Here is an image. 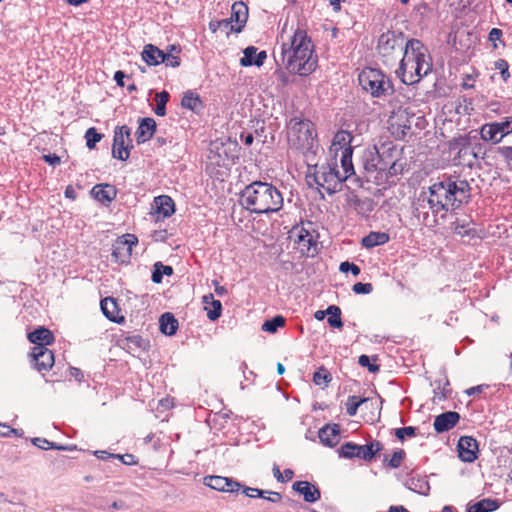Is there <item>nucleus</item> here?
Listing matches in <instances>:
<instances>
[{
    "instance_id": "1",
    "label": "nucleus",
    "mask_w": 512,
    "mask_h": 512,
    "mask_svg": "<svg viewBox=\"0 0 512 512\" xmlns=\"http://www.w3.org/2000/svg\"><path fill=\"white\" fill-rule=\"evenodd\" d=\"M429 196L426 201L433 215L441 211H454L471 198V187L467 180H453L452 176L443 175L428 188Z\"/></svg>"
},
{
    "instance_id": "2",
    "label": "nucleus",
    "mask_w": 512,
    "mask_h": 512,
    "mask_svg": "<svg viewBox=\"0 0 512 512\" xmlns=\"http://www.w3.org/2000/svg\"><path fill=\"white\" fill-rule=\"evenodd\" d=\"M239 203L250 213L261 215L280 211L284 199L276 186L257 180L247 185L240 192Z\"/></svg>"
},
{
    "instance_id": "3",
    "label": "nucleus",
    "mask_w": 512,
    "mask_h": 512,
    "mask_svg": "<svg viewBox=\"0 0 512 512\" xmlns=\"http://www.w3.org/2000/svg\"><path fill=\"white\" fill-rule=\"evenodd\" d=\"M432 71L431 57L427 47L419 39H409L403 48V57L396 70L402 83L412 85L418 83Z\"/></svg>"
},
{
    "instance_id": "4",
    "label": "nucleus",
    "mask_w": 512,
    "mask_h": 512,
    "mask_svg": "<svg viewBox=\"0 0 512 512\" xmlns=\"http://www.w3.org/2000/svg\"><path fill=\"white\" fill-rule=\"evenodd\" d=\"M286 128L290 147L300 151L308 161H312L319 148L314 123L302 116H294L287 122Z\"/></svg>"
},
{
    "instance_id": "5",
    "label": "nucleus",
    "mask_w": 512,
    "mask_h": 512,
    "mask_svg": "<svg viewBox=\"0 0 512 512\" xmlns=\"http://www.w3.org/2000/svg\"><path fill=\"white\" fill-rule=\"evenodd\" d=\"M358 81L373 98L390 96L395 92L392 80L378 68H364L358 75Z\"/></svg>"
},
{
    "instance_id": "6",
    "label": "nucleus",
    "mask_w": 512,
    "mask_h": 512,
    "mask_svg": "<svg viewBox=\"0 0 512 512\" xmlns=\"http://www.w3.org/2000/svg\"><path fill=\"white\" fill-rule=\"evenodd\" d=\"M314 54V45L294 51L286 56L285 67L294 74L307 76L314 72L317 68L318 57Z\"/></svg>"
},
{
    "instance_id": "7",
    "label": "nucleus",
    "mask_w": 512,
    "mask_h": 512,
    "mask_svg": "<svg viewBox=\"0 0 512 512\" xmlns=\"http://www.w3.org/2000/svg\"><path fill=\"white\" fill-rule=\"evenodd\" d=\"M382 151L373 145L364 150L362 155L363 168L367 173H382L387 169V163L395 152V147L381 146Z\"/></svg>"
},
{
    "instance_id": "8",
    "label": "nucleus",
    "mask_w": 512,
    "mask_h": 512,
    "mask_svg": "<svg viewBox=\"0 0 512 512\" xmlns=\"http://www.w3.org/2000/svg\"><path fill=\"white\" fill-rule=\"evenodd\" d=\"M404 39L405 35L400 30H388L379 36L376 49L384 64L387 65L392 60L391 57L396 47L403 50Z\"/></svg>"
},
{
    "instance_id": "9",
    "label": "nucleus",
    "mask_w": 512,
    "mask_h": 512,
    "mask_svg": "<svg viewBox=\"0 0 512 512\" xmlns=\"http://www.w3.org/2000/svg\"><path fill=\"white\" fill-rule=\"evenodd\" d=\"M138 243L133 234H125L118 237L112 245V259L119 264L129 263L132 255V247Z\"/></svg>"
},
{
    "instance_id": "10",
    "label": "nucleus",
    "mask_w": 512,
    "mask_h": 512,
    "mask_svg": "<svg viewBox=\"0 0 512 512\" xmlns=\"http://www.w3.org/2000/svg\"><path fill=\"white\" fill-rule=\"evenodd\" d=\"M29 357L32 367L40 373L49 371L55 363L54 353L43 346H34Z\"/></svg>"
},
{
    "instance_id": "11",
    "label": "nucleus",
    "mask_w": 512,
    "mask_h": 512,
    "mask_svg": "<svg viewBox=\"0 0 512 512\" xmlns=\"http://www.w3.org/2000/svg\"><path fill=\"white\" fill-rule=\"evenodd\" d=\"M203 482L206 486L211 489L220 491V492H228V493H238L240 489L243 487V484L234 480L233 478L218 476V475H210L205 476Z\"/></svg>"
},
{
    "instance_id": "12",
    "label": "nucleus",
    "mask_w": 512,
    "mask_h": 512,
    "mask_svg": "<svg viewBox=\"0 0 512 512\" xmlns=\"http://www.w3.org/2000/svg\"><path fill=\"white\" fill-rule=\"evenodd\" d=\"M313 45L311 38L303 29L297 28L290 38L289 43H283L281 46V58L285 62L286 56L294 51L302 50L305 47Z\"/></svg>"
},
{
    "instance_id": "13",
    "label": "nucleus",
    "mask_w": 512,
    "mask_h": 512,
    "mask_svg": "<svg viewBox=\"0 0 512 512\" xmlns=\"http://www.w3.org/2000/svg\"><path fill=\"white\" fill-rule=\"evenodd\" d=\"M457 451L462 462L472 463L478 459L479 444L472 436H461L457 443Z\"/></svg>"
},
{
    "instance_id": "14",
    "label": "nucleus",
    "mask_w": 512,
    "mask_h": 512,
    "mask_svg": "<svg viewBox=\"0 0 512 512\" xmlns=\"http://www.w3.org/2000/svg\"><path fill=\"white\" fill-rule=\"evenodd\" d=\"M321 178L327 184L324 189L329 195H332L338 191V186L348 179V175H341L336 165L333 167L328 165L323 167Z\"/></svg>"
},
{
    "instance_id": "15",
    "label": "nucleus",
    "mask_w": 512,
    "mask_h": 512,
    "mask_svg": "<svg viewBox=\"0 0 512 512\" xmlns=\"http://www.w3.org/2000/svg\"><path fill=\"white\" fill-rule=\"evenodd\" d=\"M293 491L303 496V500L307 503H315L321 498V491L309 481L298 480L292 485Z\"/></svg>"
},
{
    "instance_id": "16",
    "label": "nucleus",
    "mask_w": 512,
    "mask_h": 512,
    "mask_svg": "<svg viewBox=\"0 0 512 512\" xmlns=\"http://www.w3.org/2000/svg\"><path fill=\"white\" fill-rule=\"evenodd\" d=\"M460 414L456 411H446L437 415L433 422L434 430L438 433L448 432L460 421Z\"/></svg>"
},
{
    "instance_id": "17",
    "label": "nucleus",
    "mask_w": 512,
    "mask_h": 512,
    "mask_svg": "<svg viewBox=\"0 0 512 512\" xmlns=\"http://www.w3.org/2000/svg\"><path fill=\"white\" fill-rule=\"evenodd\" d=\"M230 21L234 23L232 30L235 33H241L248 20V6L242 1H236L231 6Z\"/></svg>"
},
{
    "instance_id": "18",
    "label": "nucleus",
    "mask_w": 512,
    "mask_h": 512,
    "mask_svg": "<svg viewBox=\"0 0 512 512\" xmlns=\"http://www.w3.org/2000/svg\"><path fill=\"white\" fill-rule=\"evenodd\" d=\"M131 136V129L127 125L117 126L114 130L112 157L123 160L122 153L125 151L126 139Z\"/></svg>"
},
{
    "instance_id": "19",
    "label": "nucleus",
    "mask_w": 512,
    "mask_h": 512,
    "mask_svg": "<svg viewBox=\"0 0 512 512\" xmlns=\"http://www.w3.org/2000/svg\"><path fill=\"white\" fill-rule=\"evenodd\" d=\"M157 130L156 121L151 117H143L138 119V127L136 130L137 144H143L149 141Z\"/></svg>"
},
{
    "instance_id": "20",
    "label": "nucleus",
    "mask_w": 512,
    "mask_h": 512,
    "mask_svg": "<svg viewBox=\"0 0 512 512\" xmlns=\"http://www.w3.org/2000/svg\"><path fill=\"white\" fill-rule=\"evenodd\" d=\"M243 57L240 59V65L242 67H261L266 58L267 53L265 50L258 52L255 46H248L243 50Z\"/></svg>"
},
{
    "instance_id": "21",
    "label": "nucleus",
    "mask_w": 512,
    "mask_h": 512,
    "mask_svg": "<svg viewBox=\"0 0 512 512\" xmlns=\"http://www.w3.org/2000/svg\"><path fill=\"white\" fill-rule=\"evenodd\" d=\"M151 209L158 215L157 219L159 215H162L163 219L168 218L176 211L174 200L168 195L155 197Z\"/></svg>"
},
{
    "instance_id": "22",
    "label": "nucleus",
    "mask_w": 512,
    "mask_h": 512,
    "mask_svg": "<svg viewBox=\"0 0 512 512\" xmlns=\"http://www.w3.org/2000/svg\"><path fill=\"white\" fill-rule=\"evenodd\" d=\"M341 427L339 424H326L318 432V437L324 446L333 448L339 443Z\"/></svg>"
},
{
    "instance_id": "23",
    "label": "nucleus",
    "mask_w": 512,
    "mask_h": 512,
    "mask_svg": "<svg viewBox=\"0 0 512 512\" xmlns=\"http://www.w3.org/2000/svg\"><path fill=\"white\" fill-rule=\"evenodd\" d=\"M100 307L103 315L114 323L121 324L125 321V317L120 315V309L118 303L113 297H106L101 300Z\"/></svg>"
},
{
    "instance_id": "24",
    "label": "nucleus",
    "mask_w": 512,
    "mask_h": 512,
    "mask_svg": "<svg viewBox=\"0 0 512 512\" xmlns=\"http://www.w3.org/2000/svg\"><path fill=\"white\" fill-rule=\"evenodd\" d=\"M91 196L103 203L110 204L117 196V189L114 185L105 183V184H96L90 191Z\"/></svg>"
},
{
    "instance_id": "25",
    "label": "nucleus",
    "mask_w": 512,
    "mask_h": 512,
    "mask_svg": "<svg viewBox=\"0 0 512 512\" xmlns=\"http://www.w3.org/2000/svg\"><path fill=\"white\" fill-rule=\"evenodd\" d=\"M28 340L35 346L47 347L55 341L54 334L45 326H39L27 334Z\"/></svg>"
},
{
    "instance_id": "26",
    "label": "nucleus",
    "mask_w": 512,
    "mask_h": 512,
    "mask_svg": "<svg viewBox=\"0 0 512 512\" xmlns=\"http://www.w3.org/2000/svg\"><path fill=\"white\" fill-rule=\"evenodd\" d=\"M478 134H480V138L482 140L491 141L494 144L499 143L504 137V136H501V134H503V130H502L499 122H492V123L484 124L481 127Z\"/></svg>"
},
{
    "instance_id": "27",
    "label": "nucleus",
    "mask_w": 512,
    "mask_h": 512,
    "mask_svg": "<svg viewBox=\"0 0 512 512\" xmlns=\"http://www.w3.org/2000/svg\"><path fill=\"white\" fill-rule=\"evenodd\" d=\"M164 55V50H161L157 46L153 44H146L143 47V51L141 53L142 60L148 66H158L162 64V57Z\"/></svg>"
},
{
    "instance_id": "28",
    "label": "nucleus",
    "mask_w": 512,
    "mask_h": 512,
    "mask_svg": "<svg viewBox=\"0 0 512 512\" xmlns=\"http://www.w3.org/2000/svg\"><path fill=\"white\" fill-rule=\"evenodd\" d=\"M179 322L171 312L163 313L159 318V330L166 336H174L178 330Z\"/></svg>"
},
{
    "instance_id": "29",
    "label": "nucleus",
    "mask_w": 512,
    "mask_h": 512,
    "mask_svg": "<svg viewBox=\"0 0 512 512\" xmlns=\"http://www.w3.org/2000/svg\"><path fill=\"white\" fill-rule=\"evenodd\" d=\"M181 106L185 109H188L194 113L199 114L204 108V103L199 94L192 90H188L183 94V97L181 99Z\"/></svg>"
},
{
    "instance_id": "30",
    "label": "nucleus",
    "mask_w": 512,
    "mask_h": 512,
    "mask_svg": "<svg viewBox=\"0 0 512 512\" xmlns=\"http://www.w3.org/2000/svg\"><path fill=\"white\" fill-rule=\"evenodd\" d=\"M478 135V131H471L469 134L460 135L458 137H454L452 140L448 142V148L450 151L458 150V155L461 156L462 152L469 146L472 145V139H476Z\"/></svg>"
},
{
    "instance_id": "31",
    "label": "nucleus",
    "mask_w": 512,
    "mask_h": 512,
    "mask_svg": "<svg viewBox=\"0 0 512 512\" xmlns=\"http://www.w3.org/2000/svg\"><path fill=\"white\" fill-rule=\"evenodd\" d=\"M390 241V235L386 232L371 231L361 240V245L367 249L384 245Z\"/></svg>"
},
{
    "instance_id": "32",
    "label": "nucleus",
    "mask_w": 512,
    "mask_h": 512,
    "mask_svg": "<svg viewBox=\"0 0 512 512\" xmlns=\"http://www.w3.org/2000/svg\"><path fill=\"white\" fill-rule=\"evenodd\" d=\"M383 450V444L380 441L373 440L365 445L359 444V456L366 462H371Z\"/></svg>"
},
{
    "instance_id": "33",
    "label": "nucleus",
    "mask_w": 512,
    "mask_h": 512,
    "mask_svg": "<svg viewBox=\"0 0 512 512\" xmlns=\"http://www.w3.org/2000/svg\"><path fill=\"white\" fill-rule=\"evenodd\" d=\"M202 302L205 305H211L212 308L209 309L207 306L205 307V310L207 311V318L210 321H216L218 320L222 315V303L220 300H216L214 298V295L212 293L206 294L202 297Z\"/></svg>"
},
{
    "instance_id": "34",
    "label": "nucleus",
    "mask_w": 512,
    "mask_h": 512,
    "mask_svg": "<svg viewBox=\"0 0 512 512\" xmlns=\"http://www.w3.org/2000/svg\"><path fill=\"white\" fill-rule=\"evenodd\" d=\"M405 486L418 494L427 496L430 491V484L426 476L410 477L406 480Z\"/></svg>"
},
{
    "instance_id": "35",
    "label": "nucleus",
    "mask_w": 512,
    "mask_h": 512,
    "mask_svg": "<svg viewBox=\"0 0 512 512\" xmlns=\"http://www.w3.org/2000/svg\"><path fill=\"white\" fill-rule=\"evenodd\" d=\"M296 232L295 242L298 244H303L306 247L307 253L311 251L312 248L316 250L317 241L313 238L309 230L295 226L292 229V233Z\"/></svg>"
},
{
    "instance_id": "36",
    "label": "nucleus",
    "mask_w": 512,
    "mask_h": 512,
    "mask_svg": "<svg viewBox=\"0 0 512 512\" xmlns=\"http://www.w3.org/2000/svg\"><path fill=\"white\" fill-rule=\"evenodd\" d=\"M499 508L496 499L484 498L467 506L466 512H493Z\"/></svg>"
},
{
    "instance_id": "37",
    "label": "nucleus",
    "mask_w": 512,
    "mask_h": 512,
    "mask_svg": "<svg viewBox=\"0 0 512 512\" xmlns=\"http://www.w3.org/2000/svg\"><path fill=\"white\" fill-rule=\"evenodd\" d=\"M174 269L170 265H164L162 262L157 261L153 265L151 280L155 284H160L163 280V276H172Z\"/></svg>"
},
{
    "instance_id": "38",
    "label": "nucleus",
    "mask_w": 512,
    "mask_h": 512,
    "mask_svg": "<svg viewBox=\"0 0 512 512\" xmlns=\"http://www.w3.org/2000/svg\"><path fill=\"white\" fill-rule=\"evenodd\" d=\"M352 155H353V147H345V149L342 151L341 160H340L344 175H348V178L351 175L355 174L354 166H353V162H352Z\"/></svg>"
},
{
    "instance_id": "39",
    "label": "nucleus",
    "mask_w": 512,
    "mask_h": 512,
    "mask_svg": "<svg viewBox=\"0 0 512 512\" xmlns=\"http://www.w3.org/2000/svg\"><path fill=\"white\" fill-rule=\"evenodd\" d=\"M286 324V319L282 315H275L274 317L267 319L262 324L261 329L264 332H268L274 334L278 331L279 328L284 327Z\"/></svg>"
},
{
    "instance_id": "40",
    "label": "nucleus",
    "mask_w": 512,
    "mask_h": 512,
    "mask_svg": "<svg viewBox=\"0 0 512 512\" xmlns=\"http://www.w3.org/2000/svg\"><path fill=\"white\" fill-rule=\"evenodd\" d=\"M327 323L331 328L341 329L343 327V321L341 319V309L337 305L328 306Z\"/></svg>"
},
{
    "instance_id": "41",
    "label": "nucleus",
    "mask_w": 512,
    "mask_h": 512,
    "mask_svg": "<svg viewBox=\"0 0 512 512\" xmlns=\"http://www.w3.org/2000/svg\"><path fill=\"white\" fill-rule=\"evenodd\" d=\"M340 458L353 459L359 456V444L354 442H345L338 449Z\"/></svg>"
},
{
    "instance_id": "42",
    "label": "nucleus",
    "mask_w": 512,
    "mask_h": 512,
    "mask_svg": "<svg viewBox=\"0 0 512 512\" xmlns=\"http://www.w3.org/2000/svg\"><path fill=\"white\" fill-rule=\"evenodd\" d=\"M353 140V135L351 132L346 130H339L335 133L332 145L333 146H339L342 150L345 149V147H352L351 142Z\"/></svg>"
},
{
    "instance_id": "43",
    "label": "nucleus",
    "mask_w": 512,
    "mask_h": 512,
    "mask_svg": "<svg viewBox=\"0 0 512 512\" xmlns=\"http://www.w3.org/2000/svg\"><path fill=\"white\" fill-rule=\"evenodd\" d=\"M368 397L349 396L346 402V413L349 416H355L358 408L369 401Z\"/></svg>"
},
{
    "instance_id": "44",
    "label": "nucleus",
    "mask_w": 512,
    "mask_h": 512,
    "mask_svg": "<svg viewBox=\"0 0 512 512\" xmlns=\"http://www.w3.org/2000/svg\"><path fill=\"white\" fill-rule=\"evenodd\" d=\"M353 204L357 209L359 214L368 215L374 210L375 202L373 199L366 197L364 199H360L357 196L353 200Z\"/></svg>"
},
{
    "instance_id": "45",
    "label": "nucleus",
    "mask_w": 512,
    "mask_h": 512,
    "mask_svg": "<svg viewBox=\"0 0 512 512\" xmlns=\"http://www.w3.org/2000/svg\"><path fill=\"white\" fill-rule=\"evenodd\" d=\"M377 359L378 357L376 355L369 356L362 354L358 357V364L367 368L370 373H377L380 370V365L375 363Z\"/></svg>"
},
{
    "instance_id": "46",
    "label": "nucleus",
    "mask_w": 512,
    "mask_h": 512,
    "mask_svg": "<svg viewBox=\"0 0 512 512\" xmlns=\"http://www.w3.org/2000/svg\"><path fill=\"white\" fill-rule=\"evenodd\" d=\"M451 225L455 234L468 237H474L476 235V230L474 228H469L468 223L461 222L459 219H456L451 223Z\"/></svg>"
},
{
    "instance_id": "47",
    "label": "nucleus",
    "mask_w": 512,
    "mask_h": 512,
    "mask_svg": "<svg viewBox=\"0 0 512 512\" xmlns=\"http://www.w3.org/2000/svg\"><path fill=\"white\" fill-rule=\"evenodd\" d=\"M332 381V375L324 366L319 367L313 374V382L315 385L327 386Z\"/></svg>"
},
{
    "instance_id": "48",
    "label": "nucleus",
    "mask_w": 512,
    "mask_h": 512,
    "mask_svg": "<svg viewBox=\"0 0 512 512\" xmlns=\"http://www.w3.org/2000/svg\"><path fill=\"white\" fill-rule=\"evenodd\" d=\"M86 146L92 150L96 144L101 141L103 134L99 133L95 127H90L85 132Z\"/></svg>"
},
{
    "instance_id": "49",
    "label": "nucleus",
    "mask_w": 512,
    "mask_h": 512,
    "mask_svg": "<svg viewBox=\"0 0 512 512\" xmlns=\"http://www.w3.org/2000/svg\"><path fill=\"white\" fill-rule=\"evenodd\" d=\"M393 433L400 442H404L406 437H415L418 433V428L415 426H405L401 428H395Z\"/></svg>"
},
{
    "instance_id": "50",
    "label": "nucleus",
    "mask_w": 512,
    "mask_h": 512,
    "mask_svg": "<svg viewBox=\"0 0 512 512\" xmlns=\"http://www.w3.org/2000/svg\"><path fill=\"white\" fill-rule=\"evenodd\" d=\"M414 118L415 114L408 112L407 109L401 111L398 114V128L403 127L406 131H410L414 122Z\"/></svg>"
},
{
    "instance_id": "51",
    "label": "nucleus",
    "mask_w": 512,
    "mask_h": 512,
    "mask_svg": "<svg viewBox=\"0 0 512 512\" xmlns=\"http://www.w3.org/2000/svg\"><path fill=\"white\" fill-rule=\"evenodd\" d=\"M127 342L129 344L130 348L135 347L142 351L148 350V348L150 346L149 340L144 339L140 335H132V336L127 337Z\"/></svg>"
},
{
    "instance_id": "52",
    "label": "nucleus",
    "mask_w": 512,
    "mask_h": 512,
    "mask_svg": "<svg viewBox=\"0 0 512 512\" xmlns=\"http://www.w3.org/2000/svg\"><path fill=\"white\" fill-rule=\"evenodd\" d=\"M402 165L397 163L396 159H393V155L389 159L387 163V169H385L386 178L397 176L398 174L402 173Z\"/></svg>"
},
{
    "instance_id": "53",
    "label": "nucleus",
    "mask_w": 512,
    "mask_h": 512,
    "mask_svg": "<svg viewBox=\"0 0 512 512\" xmlns=\"http://www.w3.org/2000/svg\"><path fill=\"white\" fill-rule=\"evenodd\" d=\"M406 453L403 449H397L393 452L391 458L387 462V466L393 469L399 468L404 460Z\"/></svg>"
},
{
    "instance_id": "54",
    "label": "nucleus",
    "mask_w": 512,
    "mask_h": 512,
    "mask_svg": "<svg viewBox=\"0 0 512 512\" xmlns=\"http://www.w3.org/2000/svg\"><path fill=\"white\" fill-rule=\"evenodd\" d=\"M495 69L500 71L502 80L506 83L510 78L509 64L505 59H498L494 63Z\"/></svg>"
},
{
    "instance_id": "55",
    "label": "nucleus",
    "mask_w": 512,
    "mask_h": 512,
    "mask_svg": "<svg viewBox=\"0 0 512 512\" xmlns=\"http://www.w3.org/2000/svg\"><path fill=\"white\" fill-rule=\"evenodd\" d=\"M470 105H472V100L463 96L462 102L459 101V103L455 107V111L458 114L470 115L471 111L473 110V108L470 107Z\"/></svg>"
},
{
    "instance_id": "56",
    "label": "nucleus",
    "mask_w": 512,
    "mask_h": 512,
    "mask_svg": "<svg viewBox=\"0 0 512 512\" xmlns=\"http://www.w3.org/2000/svg\"><path fill=\"white\" fill-rule=\"evenodd\" d=\"M339 271L342 273L351 272L353 276H358L361 273V269L358 265L350 261L341 262L339 265Z\"/></svg>"
},
{
    "instance_id": "57",
    "label": "nucleus",
    "mask_w": 512,
    "mask_h": 512,
    "mask_svg": "<svg viewBox=\"0 0 512 512\" xmlns=\"http://www.w3.org/2000/svg\"><path fill=\"white\" fill-rule=\"evenodd\" d=\"M352 291L358 295H367L373 291L371 283L357 282L352 286Z\"/></svg>"
},
{
    "instance_id": "58",
    "label": "nucleus",
    "mask_w": 512,
    "mask_h": 512,
    "mask_svg": "<svg viewBox=\"0 0 512 512\" xmlns=\"http://www.w3.org/2000/svg\"><path fill=\"white\" fill-rule=\"evenodd\" d=\"M497 153L500 154L510 170H512V146H500L497 148Z\"/></svg>"
},
{
    "instance_id": "59",
    "label": "nucleus",
    "mask_w": 512,
    "mask_h": 512,
    "mask_svg": "<svg viewBox=\"0 0 512 512\" xmlns=\"http://www.w3.org/2000/svg\"><path fill=\"white\" fill-rule=\"evenodd\" d=\"M162 60L167 67L177 68L181 65L180 57L175 54H164Z\"/></svg>"
},
{
    "instance_id": "60",
    "label": "nucleus",
    "mask_w": 512,
    "mask_h": 512,
    "mask_svg": "<svg viewBox=\"0 0 512 512\" xmlns=\"http://www.w3.org/2000/svg\"><path fill=\"white\" fill-rule=\"evenodd\" d=\"M240 490H242V493L245 494L247 497H250V498L264 497V495L267 492V490L247 487V486H244V485H243V487Z\"/></svg>"
},
{
    "instance_id": "61",
    "label": "nucleus",
    "mask_w": 512,
    "mask_h": 512,
    "mask_svg": "<svg viewBox=\"0 0 512 512\" xmlns=\"http://www.w3.org/2000/svg\"><path fill=\"white\" fill-rule=\"evenodd\" d=\"M472 146V156L474 159H484L486 155V151L484 146L481 143H475Z\"/></svg>"
},
{
    "instance_id": "62",
    "label": "nucleus",
    "mask_w": 512,
    "mask_h": 512,
    "mask_svg": "<svg viewBox=\"0 0 512 512\" xmlns=\"http://www.w3.org/2000/svg\"><path fill=\"white\" fill-rule=\"evenodd\" d=\"M169 100H170V94L168 91L163 90L161 92L156 93V96H155L156 105H161V106L166 107Z\"/></svg>"
},
{
    "instance_id": "63",
    "label": "nucleus",
    "mask_w": 512,
    "mask_h": 512,
    "mask_svg": "<svg viewBox=\"0 0 512 512\" xmlns=\"http://www.w3.org/2000/svg\"><path fill=\"white\" fill-rule=\"evenodd\" d=\"M503 32L499 28H492L489 32L488 39L493 43V47L496 48V42L501 39Z\"/></svg>"
},
{
    "instance_id": "64",
    "label": "nucleus",
    "mask_w": 512,
    "mask_h": 512,
    "mask_svg": "<svg viewBox=\"0 0 512 512\" xmlns=\"http://www.w3.org/2000/svg\"><path fill=\"white\" fill-rule=\"evenodd\" d=\"M499 124L503 130V134H501V136H506L512 133V117L504 118L501 122H499Z\"/></svg>"
}]
</instances>
